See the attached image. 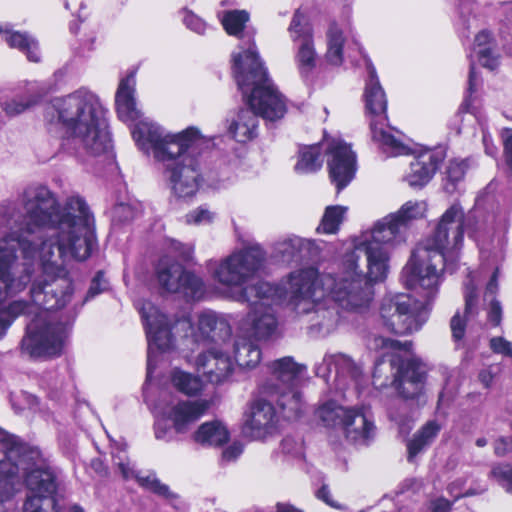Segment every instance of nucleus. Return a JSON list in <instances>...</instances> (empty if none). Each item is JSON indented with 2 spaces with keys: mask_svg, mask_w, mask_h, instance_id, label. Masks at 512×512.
<instances>
[{
  "mask_svg": "<svg viewBox=\"0 0 512 512\" xmlns=\"http://www.w3.org/2000/svg\"><path fill=\"white\" fill-rule=\"evenodd\" d=\"M313 247V241L291 236L274 244L273 257L285 264L299 263L310 256Z\"/></svg>",
  "mask_w": 512,
  "mask_h": 512,
  "instance_id": "29",
  "label": "nucleus"
},
{
  "mask_svg": "<svg viewBox=\"0 0 512 512\" xmlns=\"http://www.w3.org/2000/svg\"><path fill=\"white\" fill-rule=\"evenodd\" d=\"M350 409L351 407H344L335 400H327L318 406L315 415L326 427L342 428Z\"/></svg>",
  "mask_w": 512,
  "mask_h": 512,
  "instance_id": "38",
  "label": "nucleus"
},
{
  "mask_svg": "<svg viewBox=\"0 0 512 512\" xmlns=\"http://www.w3.org/2000/svg\"><path fill=\"white\" fill-rule=\"evenodd\" d=\"M23 211L10 233L0 224V339L16 317L34 315L22 351L58 356L72 318L62 320L53 310L72 295L66 265L85 261L97 246L94 217L82 197L72 195L61 206L46 186L25 192Z\"/></svg>",
  "mask_w": 512,
  "mask_h": 512,
  "instance_id": "1",
  "label": "nucleus"
},
{
  "mask_svg": "<svg viewBox=\"0 0 512 512\" xmlns=\"http://www.w3.org/2000/svg\"><path fill=\"white\" fill-rule=\"evenodd\" d=\"M248 21L249 14L244 10L227 11L223 14L221 19L225 31L229 35L238 37L242 41V45L240 46L241 51L234 52L232 54V60L234 61V55L241 54L242 61L245 65L251 63V59L247 58L248 50L250 48L258 55L253 41V34L245 30L246 23Z\"/></svg>",
  "mask_w": 512,
  "mask_h": 512,
  "instance_id": "26",
  "label": "nucleus"
},
{
  "mask_svg": "<svg viewBox=\"0 0 512 512\" xmlns=\"http://www.w3.org/2000/svg\"><path fill=\"white\" fill-rule=\"evenodd\" d=\"M491 476L497 480H512V464H498L491 470Z\"/></svg>",
  "mask_w": 512,
  "mask_h": 512,
  "instance_id": "57",
  "label": "nucleus"
},
{
  "mask_svg": "<svg viewBox=\"0 0 512 512\" xmlns=\"http://www.w3.org/2000/svg\"><path fill=\"white\" fill-rule=\"evenodd\" d=\"M490 348L496 354L512 358V342L503 337L491 338Z\"/></svg>",
  "mask_w": 512,
  "mask_h": 512,
  "instance_id": "52",
  "label": "nucleus"
},
{
  "mask_svg": "<svg viewBox=\"0 0 512 512\" xmlns=\"http://www.w3.org/2000/svg\"><path fill=\"white\" fill-rule=\"evenodd\" d=\"M338 306L341 307L339 303L335 302L331 297L319 301V305L308 314H311V331L321 336L328 335L334 331L340 319Z\"/></svg>",
  "mask_w": 512,
  "mask_h": 512,
  "instance_id": "30",
  "label": "nucleus"
},
{
  "mask_svg": "<svg viewBox=\"0 0 512 512\" xmlns=\"http://www.w3.org/2000/svg\"><path fill=\"white\" fill-rule=\"evenodd\" d=\"M30 492L23 505V512H61V482H26ZM14 482H0V512H7L5 503L14 495Z\"/></svg>",
  "mask_w": 512,
  "mask_h": 512,
  "instance_id": "14",
  "label": "nucleus"
},
{
  "mask_svg": "<svg viewBox=\"0 0 512 512\" xmlns=\"http://www.w3.org/2000/svg\"><path fill=\"white\" fill-rule=\"evenodd\" d=\"M344 37L337 24L332 23L327 31L326 59L332 65H340L343 61Z\"/></svg>",
  "mask_w": 512,
  "mask_h": 512,
  "instance_id": "43",
  "label": "nucleus"
},
{
  "mask_svg": "<svg viewBox=\"0 0 512 512\" xmlns=\"http://www.w3.org/2000/svg\"><path fill=\"white\" fill-rule=\"evenodd\" d=\"M347 207L341 205L328 206L317 227L318 233L334 234L339 230L341 223L345 218Z\"/></svg>",
  "mask_w": 512,
  "mask_h": 512,
  "instance_id": "44",
  "label": "nucleus"
},
{
  "mask_svg": "<svg viewBox=\"0 0 512 512\" xmlns=\"http://www.w3.org/2000/svg\"><path fill=\"white\" fill-rule=\"evenodd\" d=\"M281 451L301 462L303 459L302 442L293 437H285L281 442Z\"/></svg>",
  "mask_w": 512,
  "mask_h": 512,
  "instance_id": "50",
  "label": "nucleus"
},
{
  "mask_svg": "<svg viewBox=\"0 0 512 512\" xmlns=\"http://www.w3.org/2000/svg\"><path fill=\"white\" fill-rule=\"evenodd\" d=\"M323 158L318 144L304 146L299 152V158L294 170L298 174L315 173L322 167Z\"/></svg>",
  "mask_w": 512,
  "mask_h": 512,
  "instance_id": "41",
  "label": "nucleus"
},
{
  "mask_svg": "<svg viewBox=\"0 0 512 512\" xmlns=\"http://www.w3.org/2000/svg\"><path fill=\"white\" fill-rule=\"evenodd\" d=\"M265 261V253L259 246H251L236 251L219 261L210 260L207 269L213 279L220 285L230 289H237L232 293L241 292L246 286L254 285L250 281L260 271Z\"/></svg>",
  "mask_w": 512,
  "mask_h": 512,
  "instance_id": "12",
  "label": "nucleus"
},
{
  "mask_svg": "<svg viewBox=\"0 0 512 512\" xmlns=\"http://www.w3.org/2000/svg\"><path fill=\"white\" fill-rule=\"evenodd\" d=\"M474 51L477 54L480 64L490 70H494L499 65V54L495 40L491 34L484 30L475 37Z\"/></svg>",
  "mask_w": 512,
  "mask_h": 512,
  "instance_id": "36",
  "label": "nucleus"
},
{
  "mask_svg": "<svg viewBox=\"0 0 512 512\" xmlns=\"http://www.w3.org/2000/svg\"><path fill=\"white\" fill-rule=\"evenodd\" d=\"M104 109L95 94L81 88L45 105L47 125H61L69 138L66 146L80 157H96L112 148Z\"/></svg>",
  "mask_w": 512,
  "mask_h": 512,
  "instance_id": "5",
  "label": "nucleus"
},
{
  "mask_svg": "<svg viewBox=\"0 0 512 512\" xmlns=\"http://www.w3.org/2000/svg\"><path fill=\"white\" fill-rule=\"evenodd\" d=\"M208 402L203 400L166 399V395L155 406V411L163 420L170 422L169 429L163 428L161 422L155 424L157 439L169 441L172 439L171 429L183 434L191 430L195 423L208 409Z\"/></svg>",
  "mask_w": 512,
  "mask_h": 512,
  "instance_id": "13",
  "label": "nucleus"
},
{
  "mask_svg": "<svg viewBox=\"0 0 512 512\" xmlns=\"http://www.w3.org/2000/svg\"><path fill=\"white\" fill-rule=\"evenodd\" d=\"M389 417L397 425L400 434L407 435L412 430L414 417L409 412L406 401H401L396 407L391 408L389 410Z\"/></svg>",
  "mask_w": 512,
  "mask_h": 512,
  "instance_id": "46",
  "label": "nucleus"
},
{
  "mask_svg": "<svg viewBox=\"0 0 512 512\" xmlns=\"http://www.w3.org/2000/svg\"><path fill=\"white\" fill-rule=\"evenodd\" d=\"M228 122V133L239 143L249 142L258 136L259 117L249 106L239 109Z\"/></svg>",
  "mask_w": 512,
  "mask_h": 512,
  "instance_id": "31",
  "label": "nucleus"
},
{
  "mask_svg": "<svg viewBox=\"0 0 512 512\" xmlns=\"http://www.w3.org/2000/svg\"><path fill=\"white\" fill-rule=\"evenodd\" d=\"M279 414L270 400L253 401L245 413L242 433L250 440H264L278 431Z\"/></svg>",
  "mask_w": 512,
  "mask_h": 512,
  "instance_id": "17",
  "label": "nucleus"
},
{
  "mask_svg": "<svg viewBox=\"0 0 512 512\" xmlns=\"http://www.w3.org/2000/svg\"><path fill=\"white\" fill-rule=\"evenodd\" d=\"M440 430L441 426L437 421H428L408 442V460L412 461L418 453L430 445Z\"/></svg>",
  "mask_w": 512,
  "mask_h": 512,
  "instance_id": "40",
  "label": "nucleus"
},
{
  "mask_svg": "<svg viewBox=\"0 0 512 512\" xmlns=\"http://www.w3.org/2000/svg\"><path fill=\"white\" fill-rule=\"evenodd\" d=\"M186 222L188 224L194 225H202L208 224L213 219V213L210 212L206 207L200 206L191 212H189L186 216Z\"/></svg>",
  "mask_w": 512,
  "mask_h": 512,
  "instance_id": "51",
  "label": "nucleus"
},
{
  "mask_svg": "<svg viewBox=\"0 0 512 512\" xmlns=\"http://www.w3.org/2000/svg\"><path fill=\"white\" fill-rule=\"evenodd\" d=\"M148 340L147 376L150 381L155 370L157 354L170 351L174 347V335L187 337L193 326L189 317L182 316L171 320L151 302H144L140 308Z\"/></svg>",
  "mask_w": 512,
  "mask_h": 512,
  "instance_id": "10",
  "label": "nucleus"
},
{
  "mask_svg": "<svg viewBox=\"0 0 512 512\" xmlns=\"http://www.w3.org/2000/svg\"><path fill=\"white\" fill-rule=\"evenodd\" d=\"M134 140L142 150H151L154 158L164 164L176 197L188 199L197 193L203 180L200 155L208 146V140L196 128L173 134L159 125L143 122L134 131Z\"/></svg>",
  "mask_w": 512,
  "mask_h": 512,
  "instance_id": "4",
  "label": "nucleus"
},
{
  "mask_svg": "<svg viewBox=\"0 0 512 512\" xmlns=\"http://www.w3.org/2000/svg\"><path fill=\"white\" fill-rule=\"evenodd\" d=\"M90 468L94 470L99 477H106L107 476V469L105 464L101 459H93L91 461Z\"/></svg>",
  "mask_w": 512,
  "mask_h": 512,
  "instance_id": "64",
  "label": "nucleus"
},
{
  "mask_svg": "<svg viewBox=\"0 0 512 512\" xmlns=\"http://www.w3.org/2000/svg\"><path fill=\"white\" fill-rule=\"evenodd\" d=\"M282 296V289L263 280H257L235 295V301L247 302L252 307L245 323L248 335L254 340L266 342L279 336L275 305Z\"/></svg>",
  "mask_w": 512,
  "mask_h": 512,
  "instance_id": "9",
  "label": "nucleus"
},
{
  "mask_svg": "<svg viewBox=\"0 0 512 512\" xmlns=\"http://www.w3.org/2000/svg\"><path fill=\"white\" fill-rule=\"evenodd\" d=\"M285 296L298 315L309 314L319 301L331 297L346 310H358L369 305L374 291L359 272L357 255L346 254L337 274L322 273L314 267L291 272L284 285Z\"/></svg>",
  "mask_w": 512,
  "mask_h": 512,
  "instance_id": "3",
  "label": "nucleus"
},
{
  "mask_svg": "<svg viewBox=\"0 0 512 512\" xmlns=\"http://www.w3.org/2000/svg\"><path fill=\"white\" fill-rule=\"evenodd\" d=\"M482 142L487 155L495 156L498 152L496 145H494L491 135L482 126Z\"/></svg>",
  "mask_w": 512,
  "mask_h": 512,
  "instance_id": "60",
  "label": "nucleus"
},
{
  "mask_svg": "<svg viewBox=\"0 0 512 512\" xmlns=\"http://www.w3.org/2000/svg\"><path fill=\"white\" fill-rule=\"evenodd\" d=\"M504 147L505 162L512 168V129H504L501 133Z\"/></svg>",
  "mask_w": 512,
  "mask_h": 512,
  "instance_id": "55",
  "label": "nucleus"
},
{
  "mask_svg": "<svg viewBox=\"0 0 512 512\" xmlns=\"http://www.w3.org/2000/svg\"><path fill=\"white\" fill-rule=\"evenodd\" d=\"M46 92L45 88L32 84L27 88L24 94L17 95L16 97L5 101L2 104L3 110L9 116L19 115L36 105Z\"/></svg>",
  "mask_w": 512,
  "mask_h": 512,
  "instance_id": "35",
  "label": "nucleus"
},
{
  "mask_svg": "<svg viewBox=\"0 0 512 512\" xmlns=\"http://www.w3.org/2000/svg\"><path fill=\"white\" fill-rule=\"evenodd\" d=\"M247 58L251 63L245 65L242 55H234V75L247 106L258 117L266 121L282 119L287 112L285 97L269 78L262 61L251 48Z\"/></svg>",
  "mask_w": 512,
  "mask_h": 512,
  "instance_id": "6",
  "label": "nucleus"
},
{
  "mask_svg": "<svg viewBox=\"0 0 512 512\" xmlns=\"http://www.w3.org/2000/svg\"><path fill=\"white\" fill-rule=\"evenodd\" d=\"M103 274L101 272H98L96 276L93 278L91 286L86 294L85 301L95 297L98 295L103 289L100 288V281Z\"/></svg>",
  "mask_w": 512,
  "mask_h": 512,
  "instance_id": "61",
  "label": "nucleus"
},
{
  "mask_svg": "<svg viewBox=\"0 0 512 512\" xmlns=\"http://www.w3.org/2000/svg\"><path fill=\"white\" fill-rule=\"evenodd\" d=\"M183 21L187 28L198 34H204L207 29L206 23L190 11H186Z\"/></svg>",
  "mask_w": 512,
  "mask_h": 512,
  "instance_id": "53",
  "label": "nucleus"
},
{
  "mask_svg": "<svg viewBox=\"0 0 512 512\" xmlns=\"http://www.w3.org/2000/svg\"><path fill=\"white\" fill-rule=\"evenodd\" d=\"M168 253L173 259L177 257L184 263H191L194 258V246L192 244H184L176 240H171L168 245Z\"/></svg>",
  "mask_w": 512,
  "mask_h": 512,
  "instance_id": "48",
  "label": "nucleus"
},
{
  "mask_svg": "<svg viewBox=\"0 0 512 512\" xmlns=\"http://www.w3.org/2000/svg\"><path fill=\"white\" fill-rule=\"evenodd\" d=\"M352 444L367 446L376 436V426L370 414L363 407H351L341 428Z\"/></svg>",
  "mask_w": 512,
  "mask_h": 512,
  "instance_id": "20",
  "label": "nucleus"
},
{
  "mask_svg": "<svg viewBox=\"0 0 512 512\" xmlns=\"http://www.w3.org/2000/svg\"><path fill=\"white\" fill-rule=\"evenodd\" d=\"M171 380L173 385L182 393L187 395H195L201 390V381L184 371L174 370Z\"/></svg>",
  "mask_w": 512,
  "mask_h": 512,
  "instance_id": "47",
  "label": "nucleus"
},
{
  "mask_svg": "<svg viewBox=\"0 0 512 512\" xmlns=\"http://www.w3.org/2000/svg\"><path fill=\"white\" fill-rule=\"evenodd\" d=\"M135 75L131 73L123 78L118 86L115 103L117 114L120 120L123 122H136L134 129L132 130V136L134 137V131L138 129L139 125L143 122L150 123L152 125H156L155 123L149 121L148 119H142V112L137 107L136 99H135Z\"/></svg>",
  "mask_w": 512,
  "mask_h": 512,
  "instance_id": "22",
  "label": "nucleus"
},
{
  "mask_svg": "<svg viewBox=\"0 0 512 512\" xmlns=\"http://www.w3.org/2000/svg\"><path fill=\"white\" fill-rule=\"evenodd\" d=\"M328 170L331 182L338 192L344 189L354 178L356 155L351 147L340 139H333L326 148Z\"/></svg>",
  "mask_w": 512,
  "mask_h": 512,
  "instance_id": "19",
  "label": "nucleus"
},
{
  "mask_svg": "<svg viewBox=\"0 0 512 512\" xmlns=\"http://www.w3.org/2000/svg\"><path fill=\"white\" fill-rule=\"evenodd\" d=\"M332 366L335 370V380L339 382L346 378L358 382L362 374L361 368L345 354L325 355L322 362L316 365L315 373L327 379L332 372Z\"/></svg>",
  "mask_w": 512,
  "mask_h": 512,
  "instance_id": "28",
  "label": "nucleus"
},
{
  "mask_svg": "<svg viewBox=\"0 0 512 512\" xmlns=\"http://www.w3.org/2000/svg\"><path fill=\"white\" fill-rule=\"evenodd\" d=\"M315 496L326 503L327 505L340 509V505L331 498V492L328 485L323 484L319 489L315 491Z\"/></svg>",
  "mask_w": 512,
  "mask_h": 512,
  "instance_id": "59",
  "label": "nucleus"
},
{
  "mask_svg": "<svg viewBox=\"0 0 512 512\" xmlns=\"http://www.w3.org/2000/svg\"><path fill=\"white\" fill-rule=\"evenodd\" d=\"M487 489L486 482H449L446 490L451 500L443 496L432 498L422 512H450L452 504L457 500L480 495Z\"/></svg>",
  "mask_w": 512,
  "mask_h": 512,
  "instance_id": "24",
  "label": "nucleus"
},
{
  "mask_svg": "<svg viewBox=\"0 0 512 512\" xmlns=\"http://www.w3.org/2000/svg\"><path fill=\"white\" fill-rule=\"evenodd\" d=\"M0 442L6 446L5 458L0 460V480H57L60 470L37 447L20 443L0 428Z\"/></svg>",
  "mask_w": 512,
  "mask_h": 512,
  "instance_id": "8",
  "label": "nucleus"
},
{
  "mask_svg": "<svg viewBox=\"0 0 512 512\" xmlns=\"http://www.w3.org/2000/svg\"><path fill=\"white\" fill-rule=\"evenodd\" d=\"M480 83L479 77L473 64L470 66L469 77H468V88L467 92L469 97L476 91L478 84Z\"/></svg>",
  "mask_w": 512,
  "mask_h": 512,
  "instance_id": "62",
  "label": "nucleus"
},
{
  "mask_svg": "<svg viewBox=\"0 0 512 512\" xmlns=\"http://www.w3.org/2000/svg\"><path fill=\"white\" fill-rule=\"evenodd\" d=\"M198 329L204 338L215 343L225 344L231 338V327L227 320L212 310L199 314Z\"/></svg>",
  "mask_w": 512,
  "mask_h": 512,
  "instance_id": "32",
  "label": "nucleus"
},
{
  "mask_svg": "<svg viewBox=\"0 0 512 512\" xmlns=\"http://www.w3.org/2000/svg\"><path fill=\"white\" fill-rule=\"evenodd\" d=\"M269 369L271 378L265 383L272 382L281 388H286V386H296L299 375L306 367L296 363L292 357L286 356L273 361Z\"/></svg>",
  "mask_w": 512,
  "mask_h": 512,
  "instance_id": "33",
  "label": "nucleus"
},
{
  "mask_svg": "<svg viewBox=\"0 0 512 512\" xmlns=\"http://www.w3.org/2000/svg\"><path fill=\"white\" fill-rule=\"evenodd\" d=\"M465 174V167L463 163L451 162L446 170V180L444 188L447 192L452 193L455 189V184L459 182Z\"/></svg>",
  "mask_w": 512,
  "mask_h": 512,
  "instance_id": "49",
  "label": "nucleus"
},
{
  "mask_svg": "<svg viewBox=\"0 0 512 512\" xmlns=\"http://www.w3.org/2000/svg\"><path fill=\"white\" fill-rule=\"evenodd\" d=\"M485 203V197L478 196L467 215L454 203L444 212L425 244L416 248L403 273L408 276V284L423 289L424 300L403 293L386 295L380 304V316L387 330L407 335L419 331L427 322L443 272L452 274L457 269L464 231L474 239L482 254L491 246L502 248L506 219L497 221L494 214H486Z\"/></svg>",
  "mask_w": 512,
  "mask_h": 512,
  "instance_id": "2",
  "label": "nucleus"
},
{
  "mask_svg": "<svg viewBox=\"0 0 512 512\" xmlns=\"http://www.w3.org/2000/svg\"><path fill=\"white\" fill-rule=\"evenodd\" d=\"M249 335L240 334L234 341L235 361L242 368H255L261 361V350Z\"/></svg>",
  "mask_w": 512,
  "mask_h": 512,
  "instance_id": "34",
  "label": "nucleus"
},
{
  "mask_svg": "<svg viewBox=\"0 0 512 512\" xmlns=\"http://www.w3.org/2000/svg\"><path fill=\"white\" fill-rule=\"evenodd\" d=\"M289 36L296 47L295 62L303 79H308L317 63L313 30L307 16L296 10L288 27Z\"/></svg>",
  "mask_w": 512,
  "mask_h": 512,
  "instance_id": "16",
  "label": "nucleus"
},
{
  "mask_svg": "<svg viewBox=\"0 0 512 512\" xmlns=\"http://www.w3.org/2000/svg\"><path fill=\"white\" fill-rule=\"evenodd\" d=\"M159 285L171 293H183L187 297L200 298L204 293V283L200 277L186 271L170 255H163L156 266Z\"/></svg>",
  "mask_w": 512,
  "mask_h": 512,
  "instance_id": "15",
  "label": "nucleus"
},
{
  "mask_svg": "<svg viewBox=\"0 0 512 512\" xmlns=\"http://www.w3.org/2000/svg\"><path fill=\"white\" fill-rule=\"evenodd\" d=\"M144 490L157 494L165 499H169L172 493L168 487V485L163 484L161 482H138Z\"/></svg>",
  "mask_w": 512,
  "mask_h": 512,
  "instance_id": "54",
  "label": "nucleus"
},
{
  "mask_svg": "<svg viewBox=\"0 0 512 512\" xmlns=\"http://www.w3.org/2000/svg\"><path fill=\"white\" fill-rule=\"evenodd\" d=\"M499 268H496L488 281L485 293L484 301L487 302V318L493 326L500 325L502 321V305L499 300L496 299V294L499 290L498 284Z\"/></svg>",
  "mask_w": 512,
  "mask_h": 512,
  "instance_id": "39",
  "label": "nucleus"
},
{
  "mask_svg": "<svg viewBox=\"0 0 512 512\" xmlns=\"http://www.w3.org/2000/svg\"><path fill=\"white\" fill-rule=\"evenodd\" d=\"M445 154L442 150H425L420 152L410 163V172L406 181L411 187H423L435 174Z\"/></svg>",
  "mask_w": 512,
  "mask_h": 512,
  "instance_id": "27",
  "label": "nucleus"
},
{
  "mask_svg": "<svg viewBox=\"0 0 512 512\" xmlns=\"http://www.w3.org/2000/svg\"><path fill=\"white\" fill-rule=\"evenodd\" d=\"M242 452L243 445L240 442H233L223 450L222 460L227 462L234 461L242 454Z\"/></svg>",
  "mask_w": 512,
  "mask_h": 512,
  "instance_id": "58",
  "label": "nucleus"
},
{
  "mask_svg": "<svg viewBox=\"0 0 512 512\" xmlns=\"http://www.w3.org/2000/svg\"><path fill=\"white\" fill-rule=\"evenodd\" d=\"M368 78L364 88V102L366 113L370 115V129L372 139L384 154L390 157L407 155L410 148L401 139L391 133L386 124L387 98L371 62L367 63Z\"/></svg>",
  "mask_w": 512,
  "mask_h": 512,
  "instance_id": "11",
  "label": "nucleus"
},
{
  "mask_svg": "<svg viewBox=\"0 0 512 512\" xmlns=\"http://www.w3.org/2000/svg\"><path fill=\"white\" fill-rule=\"evenodd\" d=\"M426 212V204L423 201H408L401 206V208L395 212L391 213L394 216V219L398 223L403 224V229L406 232L409 224L413 220H417L422 218Z\"/></svg>",
  "mask_w": 512,
  "mask_h": 512,
  "instance_id": "45",
  "label": "nucleus"
},
{
  "mask_svg": "<svg viewBox=\"0 0 512 512\" xmlns=\"http://www.w3.org/2000/svg\"><path fill=\"white\" fill-rule=\"evenodd\" d=\"M168 501L177 512H188L189 510V505L177 494L171 495Z\"/></svg>",
  "mask_w": 512,
  "mask_h": 512,
  "instance_id": "63",
  "label": "nucleus"
},
{
  "mask_svg": "<svg viewBox=\"0 0 512 512\" xmlns=\"http://www.w3.org/2000/svg\"><path fill=\"white\" fill-rule=\"evenodd\" d=\"M494 453L503 457L512 452V436L507 437H499L495 440L494 444Z\"/></svg>",
  "mask_w": 512,
  "mask_h": 512,
  "instance_id": "56",
  "label": "nucleus"
},
{
  "mask_svg": "<svg viewBox=\"0 0 512 512\" xmlns=\"http://www.w3.org/2000/svg\"><path fill=\"white\" fill-rule=\"evenodd\" d=\"M196 368L210 383L221 384L232 376L234 363L226 353L212 349L198 355Z\"/></svg>",
  "mask_w": 512,
  "mask_h": 512,
  "instance_id": "21",
  "label": "nucleus"
},
{
  "mask_svg": "<svg viewBox=\"0 0 512 512\" xmlns=\"http://www.w3.org/2000/svg\"><path fill=\"white\" fill-rule=\"evenodd\" d=\"M229 431L220 421L203 423L194 433V440L204 446H221L229 440Z\"/></svg>",
  "mask_w": 512,
  "mask_h": 512,
  "instance_id": "37",
  "label": "nucleus"
},
{
  "mask_svg": "<svg viewBox=\"0 0 512 512\" xmlns=\"http://www.w3.org/2000/svg\"><path fill=\"white\" fill-rule=\"evenodd\" d=\"M262 394L275 401L281 410L282 417L286 420L297 419L303 408L301 393L296 386L281 388L272 382L264 383L261 387Z\"/></svg>",
  "mask_w": 512,
  "mask_h": 512,
  "instance_id": "25",
  "label": "nucleus"
},
{
  "mask_svg": "<svg viewBox=\"0 0 512 512\" xmlns=\"http://www.w3.org/2000/svg\"><path fill=\"white\" fill-rule=\"evenodd\" d=\"M125 448V444L116 441L114 442V446H112V457L122 477L126 480H156L154 475L141 476L139 474L131 461L125 455H122L125 452Z\"/></svg>",
  "mask_w": 512,
  "mask_h": 512,
  "instance_id": "42",
  "label": "nucleus"
},
{
  "mask_svg": "<svg viewBox=\"0 0 512 512\" xmlns=\"http://www.w3.org/2000/svg\"><path fill=\"white\" fill-rule=\"evenodd\" d=\"M390 365L396 369L393 384L405 399H413L422 394L426 368L420 360L414 357L403 359L393 356Z\"/></svg>",
  "mask_w": 512,
  "mask_h": 512,
  "instance_id": "18",
  "label": "nucleus"
},
{
  "mask_svg": "<svg viewBox=\"0 0 512 512\" xmlns=\"http://www.w3.org/2000/svg\"><path fill=\"white\" fill-rule=\"evenodd\" d=\"M405 241L403 224L398 223L391 214L376 221L370 230L363 232L355 241L354 250L349 254L357 255V261L360 253L365 254L368 272L367 276H363L372 290L374 283L386 277L391 249Z\"/></svg>",
  "mask_w": 512,
  "mask_h": 512,
  "instance_id": "7",
  "label": "nucleus"
},
{
  "mask_svg": "<svg viewBox=\"0 0 512 512\" xmlns=\"http://www.w3.org/2000/svg\"><path fill=\"white\" fill-rule=\"evenodd\" d=\"M480 281V273L470 271L463 283L465 309L464 316L459 312L452 317L450 327L452 337L455 342H460L464 338L466 321L473 319L479 311L477 286Z\"/></svg>",
  "mask_w": 512,
  "mask_h": 512,
  "instance_id": "23",
  "label": "nucleus"
}]
</instances>
